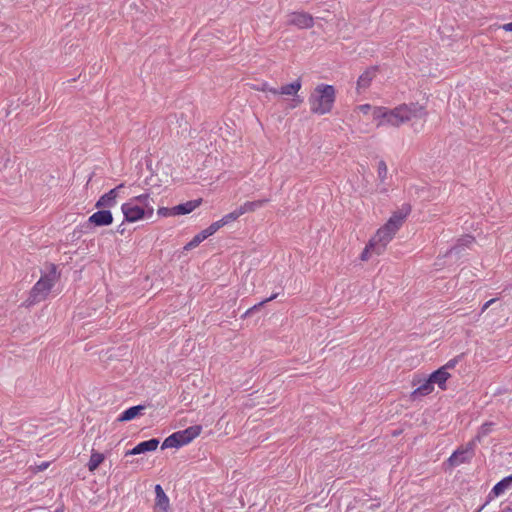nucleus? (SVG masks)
<instances>
[{"instance_id": "38", "label": "nucleus", "mask_w": 512, "mask_h": 512, "mask_svg": "<svg viewBox=\"0 0 512 512\" xmlns=\"http://www.w3.org/2000/svg\"><path fill=\"white\" fill-rule=\"evenodd\" d=\"M268 92H270L271 94L273 95H281V93L279 92V89L277 88H272L269 86V89H268Z\"/></svg>"}, {"instance_id": "34", "label": "nucleus", "mask_w": 512, "mask_h": 512, "mask_svg": "<svg viewBox=\"0 0 512 512\" xmlns=\"http://www.w3.org/2000/svg\"><path fill=\"white\" fill-rule=\"evenodd\" d=\"M252 88L256 91L268 92L269 85L268 83L264 82L260 86L253 85Z\"/></svg>"}, {"instance_id": "16", "label": "nucleus", "mask_w": 512, "mask_h": 512, "mask_svg": "<svg viewBox=\"0 0 512 512\" xmlns=\"http://www.w3.org/2000/svg\"><path fill=\"white\" fill-rule=\"evenodd\" d=\"M268 199H259L254 201H246L242 205L239 206V209L241 210L242 215L246 213L255 212L257 209L263 207L265 204L268 203Z\"/></svg>"}, {"instance_id": "9", "label": "nucleus", "mask_w": 512, "mask_h": 512, "mask_svg": "<svg viewBox=\"0 0 512 512\" xmlns=\"http://www.w3.org/2000/svg\"><path fill=\"white\" fill-rule=\"evenodd\" d=\"M88 223L95 227L109 226L113 223V215L107 209H101L88 218Z\"/></svg>"}, {"instance_id": "7", "label": "nucleus", "mask_w": 512, "mask_h": 512, "mask_svg": "<svg viewBox=\"0 0 512 512\" xmlns=\"http://www.w3.org/2000/svg\"><path fill=\"white\" fill-rule=\"evenodd\" d=\"M124 187V183L119 184L115 188L109 190L107 193L103 194L95 204V207L98 209L112 208L116 205L117 197L119 196V191Z\"/></svg>"}, {"instance_id": "17", "label": "nucleus", "mask_w": 512, "mask_h": 512, "mask_svg": "<svg viewBox=\"0 0 512 512\" xmlns=\"http://www.w3.org/2000/svg\"><path fill=\"white\" fill-rule=\"evenodd\" d=\"M144 409L145 406L143 405L130 407L121 413L119 421H130L140 415Z\"/></svg>"}, {"instance_id": "31", "label": "nucleus", "mask_w": 512, "mask_h": 512, "mask_svg": "<svg viewBox=\"0 0 512 512\" xmlns=\"http://www.w3.org/2000/svg\"><path fill=\"white\" fill-rule=\"evenodd\" d=\"M492 423H484L480 430H479V436H486L492 431Z\"/></svg>"}, {"instance_id": "39", "label": "nucleus", "mask_w": 512, "mask_h": 512, "mask_svg": "<svg viewBox=\"0 0 512 512\" xmlns=\"http://www.w3.org/2000/svg\"><path fill=\"white\" fill-rule=\"evenodd\" d=\"M48 467H49V462H44V463H42V464L39 466L40 470H45V469H47Z\"/></svg>"}, {"instance_id": "3", "label": "nucleus", "mask_w": 512, "mask_h": 512, "mask_svg": "<svg viewBox=\"0 0 512 512\" xmlns=\"http://www.w3.org/2000/svg\"><path fill=\"white\" fill-rule=\"evenodd\" d=\"M151 202L152 198L149 193L140 194L128 199L121 205L124 221L127 223H136L150 219L154 214V208Z\"/></svg>"}, {"instance_id": "24", "label": "nucleus", "mask_w": 512, "mask_h": 512, "mask_svg": "<svg viewBox=\"0 0 512 512\" xmlns=\"http://www.w3.org/2000/svg\"><path fill=\"white\" fill-rule=\"evenodd\" d=\"M240 216H242L241 210L239 207L235 209L234 211L224 215L220 220L223 223V225H227L231 222L236 221Z\"/></svg>"}, {"instance_id": "20", "label": "nucleus", "mask_w": 512, "mask_h": 512, "mask_svg": "<svg viewBox=\"0 0 512 512\" xmlns=\"http://www.w3.org/2000/svg\"><path fill=\"white\" fill-rule=\"evenodd\" d=\"M468 460L467 451L457 450L448 459L451 466H458Z\"/></svg>"}, {"instance_id": "33", "label": "nucleus", "mask_w": 512, "mask_h": 512, "mask_svg": "<svg viewBox=\"0 0 512 512\" xmlns=\"http://www.w3.org/2000/svg\"><path fill=\"white\" fill-rule=\"evenodd\" d=\"M277 296H278L277 293L272 294L269 298H267V299L261 301L260 303L254 305L251 309H258V308L262 307L264 304L274 300Z\"/></svg>"}, {"instance_id": "28", "label": "nucleus", "mask_w": 512, "mask_h": 512, "mask_svg": "<svg viewBox=\"0 0 512 512\" xmlns=\"http://www.w3.org/2000/svg\"><path fill=\"white\" fill-rule=\"evenodd\" d=\"M157 214L160 217H173L176 216L175 214V206L168 208V207H159L157 210Z\"/></svg>"}, {"instance_id": "10", "label": "nucleus", "mask_w": 512, "mask_h": 512, "mask_svg": "<svg viewBox=\"0 0 512 512\" xmlns=\"http://www.w3.org/2000/svg\"><path fill=\"white\" fill-rule=\"evenodd\" d=\"M433 385H437L441 391L447 390V381L451 378L450 372L438 368L429 375Z\"/></svg>"}, {"instance_id": "32", "label": "nucleus", "mask_w": 512, "mask_h": 512, "mask_svg": "<svg viewBox=\"0 0 512 512\" xmlns=\"http://www.w3.org/2000/svg\"><path fill=\"white\" fill-rule=\"evenodd\" d=\"M174 435L177 437V440L179 442V445L182 447L184 445H187L189 444V442L187 441V439L185 438V435L183 434L182 431H178V432H175Z\"/></svg>"}, {"instance_id": "4", "label": "nucleus", "mask_w": 512, "mask_h": 512, "mask_svg": "<svg viewBox=\"0 0 512 512\" xmlns=\"http://www.w3.org/2000/svg\"><path fill=\"white\" fill-rule=\"evenodd\" d=\"M336 101V89L333 85L318 84L310 93L308 103L310 111L316 115H325L332 111Z\"/></svg>"}, {"instance_id": "8", "label": "nucleus", "mask_w": 512, "mask_h": 512, "mask_svg": "<svg viewBox=\"0 0 512 512\" xmlns=\"http://www.w3.org/2000/svg\"><path fill=\"white\" fill-rule=\"evenodd\" d=\"M412 384L413 386L418 384V387L411 392V397L414 399L418 397L428 396L434 391V385L430 377L423 380L414 377Z\"/></svg>"}, {"instance_id": "36", "label": "nucleus", "mask_w": 512, "mask_h": 512, "mask_svg": "<svg viewBox=\"0 0 512 512\" xmlns=\"http://www.w3.org/2000/svg\"><path fill=\"white\" fill-rule=\"evenodd\" d=\"M500 28L506 32H511L512 31V22L503 24L500 26Z\"/></svg>"}, {"instance_id": "14", "label": "nucleus", "mask_w": 512, "mask_h": 512, "mask_svg": "<svg viewBox=\"0 0 512 512\" xmlns=\"http://www.w3.org/2000/svg\"><path fill=\"white\" fill-rule=\"evenodd\" d=\"M156 502L155 506L161 511L166 512L169 508V498L163 491L162 487L158 484L155 486Z\"/></svg>"}, {"instance_id": "1", "label": "nucleus", "mask_w": 512, "mask_h": 512, "mask_svg": "<svg viewBox=\"0 0 512 512\" xmlns=\"http://www.w3.org/2000/svg\"><path fill=\"white\" fill-rule=\"evenodd\" d=\"M410 213V207L393 212L390 218L382 225L361 252L359 258L362 262L369 261L374 256H380L385 251L389 243L392 241L398 230L403 225L406 217Z\"/></svg>"}, {"instance_id": "19", "label": "nucleus", "mask_w": 512, "mask_h": 512, "mask_svg": "<svg viewBox=\"0 0 512 512\" xmlns=\"http://www.w3.org/2000/svg\"><path fill=\"white\" fill-rule=\"evenodd\" d=\"M105 460V456L103 453L92 450L89 462L88 469L90 472H94Z\"/></svg>"}, {"instance_id": "12", "label": "nucleus", "mask_w": 512, "mask_h": 512, "mask_svg": "<svg viewBox=\"0 0 512 512\" xmlns=\"http://www.w3.org/2000/svg\"><path fill=\"white\" fill-rule=\"evenodd\" d=\"M376 72V68H369L359 76L357 80V91L359 93L370 86L372 80L376 76Z\"/></svg>"}, {"instance_id": "6", "label": "nucleus", "mask_w": 512, "mask_h": 512, "mask_svg": "<svg viewBox=\"0 0 512 512\" xmlns=\"http://www.w3.org/2000/svg\"><path fill=\"white\" fill-rule=\"evenodd\" d=\"M287 24L299 29H308L313 27V17L305 12H293L288 15Z\"/></svg>"}, {"instance_id": "30", "label": "nucleus", "mask_w": 512, "mask_h": 512, "mask_svg": "<svg viewBox=\"0 0 512 512\" xmlns=\"http://www.w3.org/2000/svg\"><path fill=\"white\" fill-rule=\"evenodd\" d=\"M457 364H458V359L453 358V359H450L446 364H444L440 368L444 369V371L449 372L450 370L454 369Z\"/></svg>"}, {"instance_id": "13", "label": "nucleus", "mask_w": 512, "mask_h": 512, "mask_svg": "<svg viewBox=\"0 0 512 512\" xmlns=\"http://www.w3.org/2000/svg\"><path fill=\"white\" fill-rule=\"evenodd\" d=\"M201 204H202V198H198L195 200H190L185 203L176 205L175 206V214H176V216L189 214V213L193 212L195 209H197Z\"/></svg>"}, {"instance_id": "29", "label": "nucleus", "mask_w": 512, "mask_h": 512, "mask_svg": "<svg viewBox=\"0 0 512 512\" xmlns=\"http://www.w3.org/2000/svg\"><path fill=\"white\" fill-rule=\"evenodd\" d=\"M375 107L376 106H372L370 104H362L357 107V110L363 113L364 115L371 114V116L373 117V109H375Z\"/></svg>"}, {"instance_id": "26", "label": "nucleus", "mask_w": 512, "mask_h": 512, "mask_svg": "<svg viewBox=\"0 0 512 512\" xmlns=\"http://www.w3.org/2000/svg\"><path fill=\"white\" fill-rule=\"evenodd\" d=\"M181 447L179 445V442L177 440V437L173 434H171L170 436H168L162 443V449H167V448H179Z\"/></svg>"}, {"instance_id": "2", "label": "nucleus", "mask_w": 512, "mask_h": 512, "mask_svg": "<svg viewBox=\"0 0 512 512\" xmlns=\"http://www.w3.org/2000/svg\"><path fill=\"white\" fill-rule=\"evenodd\" d=\"M421 109V107L413 103H403L394 108L376 106L373 109V122L377 127L399 128L413 118H416L418 111Z\"/></svg>"}, {"instance_id": "40", "label": "nucleus", "mask_w": 512, "mask_h": 512, "mask_svg": "<svg viewBox=\"0 0 512 512\" xmlns=\"http://www.w3.org/2000/svg\"><path fill=\"white\" fill-rule=\"evenodd\" d=\"M296 101V104L293 106V107H296L298 106L300 103H302V99H298V100H295Z\"/></svg>"}, {"instance_id": "22", "label": "nucleus", "mask_w": 512, "mask_h": 512, "mask_svg": "<svg viewBox=\"0 0 512 512\" xmlns=\"http://www.w3.org/2000/svg\"><path fill=\"white\" fill-rule=\"evenodd\" d=\"M207 235L202 230L200 233L196 234L185 246L184 250L189 251L196 248L201 242L207 239Z\"/></svg>"}, {"instance_id": "23", "label": "nucleus", "mask_w": 512, "mask_h": 512, "mask_svg": "<svg viewBox=\"0 0 512 512\" xmlns=\"http://www.w3.org/2000/svg\"><path fill=\"white\" fill-rule=\"evenodd\" d=\"M377 177L381 183H384L388 178V166L384 160H380L376 167Z\"/></svg>"}, {"instance_id": "18", "label": "nucleus", "mask_w": 512, "mask_h": 512, "mask_svg": "<svg viewBox=\"0 0 512 512\" xmlns=\"http://www.w3.org/2000/svg\"><path fill=\"white\" fill-rule=\"evenodd\" d=\"M512 487V475L499 481L492 489L494 496L498 497Z\"/></svg>"}, {"instance_id": "25", "label": "nucleus", "mask_w": 512, "mask_h": 512, "mask_svg": "<svg viewBox=\"0 0 512 512\" xmlns=\"http://www.w3.org/2000/svg\"><path fill=\"white\" fill-rule=\"evenodd\" d=\"M240 216H242L241 210L239 207L235 209L234 211L224 215L220 220L223 223V225H227L231 222L236 221Z\"/></svg>"}, {"instance_id": "15", "label": "nucleus", "mask_w": 512, "mask_h": 512, "mask_svg": "<svg viewBox=\"0 0 512 512\" xmlns=\"http://www.w3.org/2000/svg\"><path fill=\"white\" fill-rule=\"evenodd\" d=\"M302 88V82L301 79H296L294 82L285 84L279 88V92L281 95L286 96H297L298 92Z\"/></svg>"}, {"instance_id": "37", "label": "nucleus", "mask_w": 512, "mask_h": 512, "mask_svg": "<svg viewBox=\"0 0 512 512\" xmlns=\"http://www.w3.org/2000/svg\"><path fill=\"white\" fill-rule=\"evenodd\" d=\"M464 241L466 242L465 244L467 246H469V245H472L475 242V238L472 237V236H468L467 238L464 239Z\"/></svg>"}, {"instance_id": "21", "label": "nucleus", "mask_w": 512, "mask_h": 512, "mask_svg": "<svg viewBox=\"0 0 512 512\" xmlns=\"http://www.w3.org/2000/svg\"><path fill=\"white\" fill-rule=\"evenodd\" d=\"M201 431L202 427L200 425L190 426L182 430L183 434L185 435V438L189 443L192 442L195 438H197L201 434Z\"/></svg>"}, {"instance_id": "35", "label": "nucleus", "mask_w": 512, "mask_h": 512, "mask_svg": "<svg viewBox=\"0 0 512 512\" xmlns=\"http://www.w3.org/2000/svg\"><path fill=\"white\" fill-rule=\"evenodd\" d=\"M496 300H497L496 298H492V299L488 300L486 303H484L481 308L480 314H483L494 302H496Z\"/></svg>"}, {"instance_id": "5", "label": "nucleus", "mask_w": 512, "mask_h": 512, "mask_svg": "<svg viewBox=\"0 0 512 512\" xmlns=\"http://www.w3.org/2000/svg\"><path fill=\"white\" fill-rule=\"evenodd\" d=\"M58 278L59 276L56 271V266L51 265V270L42 275L33 286L31 291L32 302L45 300L55 283L58 281Z\"/></svg>"}, {"instance_id": "11", "label": "nucleus", "mask_w": 512, "mask_h": 512, "mask_svg": "<svg viewBox=\"0 0 512 512\" xmlns=\"http://www.w3.org/2000/svg\"><path fill=\"white\" fill-rule=\"evenodd\" d=\"M159 441L157 439H150L138 443L133 449L129 450L127 455H137L145 452L154 451L157 449Z\"/></svg>"}, {"instance_id": "27", "label": "nucleus", "mask_w": 512, "mask_h": 512, "mask_svg": "<svg viewBox=\"0 0 512 512\" xmlns=\"http://www.w3.org/2000/svg\"><path fill=\"white\" fill-rule=\"evenodd\" d=\"M224 225L221 222V220H218L216 222H213L209 227L204 229V233L207 235V237L212 236L215 234L220 228H222Z\"/></svg>"}]
</instances>
